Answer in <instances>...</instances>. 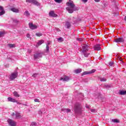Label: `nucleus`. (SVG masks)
<instances>
[{
    "instance_id": "obj_28",
    "label": "nucleus",
    "mask_w": 126,
    "mask_h": 126,
    "mask_svg": "<svg viewBox=\"0 0 126 126\" xmlns=\"http://www.w3.org/2000/svg\"><path fill=\"white\" fill-rule=\"evenodd\" d=\"M24 15H26V16H29V15H30V13H29V12L28 11H26L24 13Z\"/></svg>"
},
{
    "instance_id": "obj_15",
    "label": "nucleus",
    "mask_w": 126,
    "mask_h": 126,
    "mask_svg": "<svg viewBox=\"0 0 126 126\" xmlns=\"http://www.w3.org/2000/svg\"><path fill=\"white\" fill-rule=\"evenodd\" d=\"M7 100L9 102H13V103H15V102H17V101H16V100H15V99L12 98V97H8Z\"/></svg>"
},
{
    "instance_id": "obj_11",
    "label": "nucleus",
    "mask_w": 126,
    "mask_h": 126,
    "mask_svg": "<svg viewBox=\"0 0 126 126\" xmlns=\"http://www.w3.org/2000/svg\"><path fill=\"white\" fill-rule=\"evenodd\" d=\"M49 15L51 17H57V16H58V15L55 14V12L54 11H51L49 13Z\"/></svg>"
},
{
    "instance_id": "obj_33",
    "label": "nucleus",
    "mask_w": 126,
    "mask_h": 126,
    "mask_svg": "<svg viewBox=\"0 0 126 126\" xmlns=\"http://www.w3.org/2000/svg\"><path fill=\"white\" fill-rule=\"evenodd\" d=\"M4 13H5V11H1L0 12V16H1V15H3Z\"/></svg>"
},
{
    "instance_id": "obj_47",
    "label": "nucleus",
    "mask_w": 126,
    "mask_h": 126,
    "mask_svg": "<svg viewBox=\"0 0 126 126\" xmlns=\"http://www.w3.org/2000/svg\"><path fill=\"white\" fill-rule=\"evenodd\" d=\"M32 52V51H31V50H29L28 51V53H31Z\"/></svg>"
},
{
    "instance_id": "obj_29",
    "label": "nucleus",
    "mask_w": 126,
    "mask_h": 126,
    "mask_svg": "<svg viewBox=\"0 0 126 126\" xmlns=\"http://www.w3.org/2000/svg\"><path fill=\"white\" fill-rule=\"evenodd\" d=\"M5 33L4 32L0 31V38L1 37H3V35H4Z\"/></svg>"
},
{
    "instance_id": "obj_32",
    "label": "nucleus",
    "mask_w": 126,
    "mask_h": 126,
    "mask_svg": "<svg viewBox=\"0 0 126 126\" xmlns=\"http://www.w3.org/2000/svg\"><path fill=\"white\" fill-rule=\"evenodd\" d=\"M8 47H9V48H14L15 45L12 44H9L8 45Z\"/></svg>"
},
{
    "instance_id": "obj_43",
    "label": "nucleus",
    "mask_w": 126,
    "mask_h": 126,
    "mask_svg": "<svg viewBox=\"0 0 126 126\" xmlns=\"http://www.w3.org/2000/svg\"><path fill=\"white\" fill-rule=\"evenodd\" d=\"M38 114H39V115H42V111L40 110V111L38 112Z\"/></svg>"
},
{
    "instance_id": "obj_1",
    "label": "nucleus",
    "mask_w": 126,
    "mask_h": 126,
    "mask_svg": "<svg viewBox=\"0 0 126 126\" xmlns=\"http://www.w3.org/2000/svg\"><path fill=\"white\" fill-rule=\"evenodd\" d=\"M66 4L68 6L66 7V10H67L68 13H73L74 11L78 10V7H75V4H74L73 1H70V0H69V2H67Z\"/></svg>"
},
{
    "instance_id": "obj_49",
    "label": "nucleus",
    "mask_w": 126,
    "mask_h": 126,
    "mask_svg": "<svg viewBox=\"0 0 126 126\" xmlns=\"http://www.w3.org/2000/svg\"><path fill=\"white\" fill-rule=\"evenodd\" d=\"M86 108H89V106H87V105H86Z\"/></svg>"
},
{
    "instance_id": "obj_16",
    "label": "nucleus",
    "mask_w": 126,
    "mask_h": 126,
    "mask_svg": "<svg viewBox=\"0 0 126 126\" xmlns=\"http://www.w3.org/2000/svg\"><path fill=\"white\" fill-rule=\"evenodd\" d=\"M65 26L66 28H67V29H69V28H70L71 26V25L70 24V23L68 22H66L65 23Z\"/></svg>"
},
{
    "instance_id": "obj_50",
    "label": "nucleus",
    "mask_w": 126,
    "mask_h": 126,
    "mask_svg": "<svg viewBox=\"0 0 126 126\" xmlns=\"http://www.w3.org/2000/svg\"><path fill=\"white\" fill-rule=\"evenodd\" d=\"M17 104H18L19 105H21V103L20 102H18Z\"/></svg>"
},
{
    "instance_id": "obj_48",
    "label": "nucleus",
    "mask_w": 126,
    "mask_h": 126,
    "mask_svg": "<svg viewBox=\"0 0 126 126\" xmlns=\"http://www.w3.org/2000/svg\"><path fill=\"white\" fill-rule=\"evenodd\" d=\"M12 116H15V114H14V113L12 114Z\"/></svg>"
},
{
    "instance_id": "obj_12",
    "label": "nucleus",
    "mask_w": 126,
    "mask_h": 126,
    "mask_svg": "<svg viewBox=\"0 0 126 126\" xmlns=\"http://www.w3.org/2000/svg\"><path fill=\"white\" fill-rule=\"evenodd\" d=\"M94 51H100L101 50V46L99 44H96L94 47Z\"/></svg>"
},
{
    "instance_id": "obj_35",
    "label": "nucleus",
    "mask_w": 126,
    "mask_h": 126,
    "mask_svg": "<svg viewBox=\"0 0 126 126\" xmlns=\"http://www.w3.org/2000/svg\"><path fill=\"white\" fill-rule=\"evenodd\" d=\"M33 77H34V78H35V77H37V76H38V74L37 73H34L32 75Z\"/></svg>"
},
{
    "instance_id": "obj_36",
    "label": "nucleus",
    "mask_w": 126,
    "mask_h": 126,
    "mask_svg": "<svg viewBox=\"0 0 126 126\" xmlns=\"http://www.w3.org/2000/svg\"><path fill=\"white\" fill-rule=\"evenodd\" d=\"M37 125V123L36 122H32L31 124V126H35Z\"/></svg>"
},
{
    "instance_id": "obj_27",
    "label": "nucleus",
    "mask_w": 126,
    "mask_h": 126,
    "mask_svg": "<svg viewBox=\"0 0 126 126\" xmlns=\"http://www.w3.org/2000/svg\"><path fill=\"white\" fill-rule=\"evenodd\" d=\"M62 111H63V112H66V113H69L70 112V109H63Z\"/></svg>"
},
{
    "instance_id": "obj_2",
    "label": "nucleus",
    "mask_w": 126,
    "mask_h": 126,
    "mask_svg": "<svg viewBox=\"0 0 126 126\" xmlns=\"http://www.w3.org/2000/svg\"><path fill=\"white\" fill-rule=\"evenodd\" d=\"M74 112L77 115L82 114V105L80 103H76L74 106Z\"/></svg>"
},
{
    "instance_id": "obj_18",
    "label": "nucleus",
    "mask_w": 126,
    "mask_h": 126,
    "mask_svg": "<svg viewBox=\"0 0 126 126\" xmlns=\"http://www.w3.org/2000/svg\"><path fill=\"white\" fill-rule=\"evenodd\" d=\"M51 43L48 42L47 44H46V53H49V50H50V47H49V45H50Z\"/></svg>"
},
{
    "instance_id": "obj_20",
    "label": "nucleus",
    "mask_w": 126,
    "mask_h": 126,
    "mask_svg": "<svg viewBox=\"0 0 126 126\" xmlns=\"http://www.w3.org/2000/svg\"><path fill=\"white\" fill-rule=\"evenodd\" d=\"M13 95L14 96H15V97H16L17 98L20 97V95L18 94V93L17 92H14Z\"/></svg>"
},
{
    "instance_id": "obj_40",
    "label": "nucleus",
    "mask_w": 126,
    "mask_h": 126,
    "mask_svg": "<svg viewBox=\"0 0 126 126\" xmlns=\"http://www.w3.org/2000/svg\"><path fill=\"white\" fill-rule=\"evenodd\" d=\"M77 41H79V42H81L82 41V38H77Z\"/></svg>"
},
{
    "instance_id": "obj_8",
    "label": "nucleus",
    "mask_w": 126,
    "mask_h": 126,
    "mask_svg": "<svg viewBox=\"0 0 126 126\" xmlns=\"http://www.w3.org/2000/svg\"><path fill=\"white\" fill-rule=\"evenodd\" d=\"M7 122L10 126H15V122L11 119H8Z\"/></svg>"
},
{
    "instance_id": "obj_9",
    "label": "nucleus",
    "mask_w": 126,
    "mask_h": 126,
    "mask_svg": "<svg viewBox=\"0 0 126 126\" xmlns=\"http://www.w3.org/2000/svg\"><path fill=\"white\" fill-rule=\"evenodd\" d=\"M29 26L30 28L31 29H32V30H34V29H37V26H36L35 25H33V24H32L31 23H29Z\"/></svg>"
},
{
    "instance_id": "obj_41",
    "label": "nucleus",
    "mask_w": 126,
    "mask_h": 126,
    "mask_svg": "<svg viewBox=\"0 0 126 126\" xmlns=\"http://www.w3.org/2000/svg\"><path fill=\"white\" fill-rule=\"evenodd\" d=\"M113 64H114V63H113V62L109 63V65H110V66H112V65H113Z\"/></svg>"
},
{
    "instance_id": "obj_13",
    "label": "nucleus",
    "mask_w": 126,
    "mask_h": 126,
    "mask_svg": "<svg viewBox=\"0 0 126 126\" xmlns=\"http://www.w3.org/2000/svg\"><path fill=\"white\" fill-rule=\"evenodd\" d=\"M60 80H63V81H68V80H69V77L65 76L63 78L61 77Z\"/></svg>"
},
{
    "instance_id": "obj_22",
    "label": "nucleus",
    "mask_w": 126,
    "mask_h": 126,
    "mask_svg": "<svg viewBox=\"0 0 126 126\" xmlns=\"http://www.w3.org/2000/svg\"><path fill=\"white\" fill-rule=\"evenodd\" d=\"M104 88L109 89V88H111V87H112V85H104Z\"/></svg>"
},
{
    "instance_id": "obj_7",
    "label": "nucleus",
    "mask_w": 126,
    "mask_h": 126,
    "mask_svg": "<svg viewBox=\"0 0 126 126\" xmlns=\"http://www.w3.org/2000/svg\"><path fill=\"white\" fill-rule=\"evenodd\" d=\"M42 56L43 54L41 53L36 52L33 55V58L35 59H40V58H42Z\"/></svg>"
},
{
    "instance_id": "obj_6",
    "label": "nucleus",
    "mask_w": 126,
    "mask_h": 126,
    "mask_svg": "<svg viewBox=\"0 0 126 126\" xmlns=\"http://www.w3.org/2000/svg\"><path fill=\"white\" fill-rule=\"evenodd\" d=\"M95 71H96V70L94 69H93L89 71H85L82 74V76H83V75H86V74H92V73H94Z\"/></svg>"
},
{
    "instance_id": "obj_5",
    "label": "nucleus",
    "mask_w": 126,
    "mask_h": 126,
    "mask_svg": "<svg viewBox=\"0 0 126 126\" xmlns=\"http://www.w3.org/2000/svg\"><path fill=\"white\" fill-rule=\"evenodd\" d=\"M18 72L17 71H15L14 73H12L11 75L10 76L9 79L11 80H13L14 79H15L16 77H17V74Z\"/></svg>"
},
{
    "instance_id": "obj_42",
    "label": "nucleus",
    "mask_w": 126,
    "mask_h": 126,
    "mask_svg": "<svg viewBox=\"0 0 126 126\" xmlns=\"http://www.w3.org/2000/svg\"><path fill=\"white\" fill-rule=\"evenodd\" d=\"M118 60H119V61H120V62H123V59H122L121 57H119Z\"/></svg>"
},
{
    "instance_id": "obj_24",
    "label": "nucleus",
    "mask_w": 126,
    "mask_h": 126,
    "mask_svg": "<svg viewBox=\"0 0 126 126\" xmlns=\"http://www.w3.org/2000/svg\"><path fill=\"white\" fill-rule=\"evenodd\" d=\"M58 41L59 43H62V42H63V38L62 37H60V38H58Z\"/></svg>"
},
{
    "instance_id": "obj_38",
    "label": "nucleus",
    "mask_w": 126,
    "mask_h": 126,
    "mask_svg": "<svg viewBox=\"0 0 126 126\" xmlns=\"http://www.w3.org/2000/svg\"><path fill=\"white\" fill-rule=\"evenodd\" d=\"M34 102H38V103H39L40 100H39V99L38 98H35L34 99Z\"/></svg>"
},
{
    "instance_id": "obj_21",
    "label": "nucleus",
    "mask_w": 126,
    "mask_h": 126,
    "mask_svg": "<svg viewBox=\"0 0 126 126\" xmlns=\"http://www.w3.org/2000/svg\"><path fill=\"white\" fill-rule=\"evenodd\" d=\"M81 71H82V69H77L74 70V72L75 73H80V72H81Z\"/></svg>"
},
{
    "instance_id": "obj_45",
    "label": "nucleus",
    "mask_w": 126,
    "mask_h": 126,
    "mask_svg": "<svg viewBox=\"0 0 126 126\" xmlns=\"http://www.w3.org/2000/svg\"><path fill=\"white\" fill-rule=\"evenodd\" d=\"M82 1H83V2H87V1H88V0H82Z\"/></svg>"
},
{
    "instance_id": "obj_19",
    "label": "nucleus",
    "mask_w": 126,
    "mask_h": 126,
    "mask_svg": "<svg viewBox=\"0 0 126 126\" xmlns=\"http://www.w3.org/2000/svg\"><path fill=\"white\" fill-rule=\"evenodd\" d=\"M120 95H126V91L121 90L119 91Z\"/></svg>"
},
{
    "instance_id": "obj_30",
    "label": "nucleus",
    "mask_w": 126,
    "mask_h": 126,
    "mask_svg": "<svg viewBox=\"0 0 126 126\" xmlns=\"http://www.w3.org/2000/svg\"><path fill=\"white\" fill-rule=\"evenodd\" d=\"M35 35L37 37H41V36H42V35H43V34H42V33L37 32L35 33Z\"/></svg>"
},
{
    "instance_id": "obj_3",
    "label": "nucleus",
    "mask_w": 126,
    "mask_h": 126,
    "mask_svg": "<svg viewBox=\"0 0 126 126\" xmlns=\"http://www.w3.org/2000/svg\"><path fill=\"white\" fill-rule=\"evenodd\" d=\"M89 46L87 44H85L82 46V53L85 58H88V56L90 55V53H88Z\"/></svg>"
},
{
    "instance_id": "obj_37",
    "label": "nucleus",
    "mask_w": 126,
    "mask_h": 126,
    "mask_svg": "<svg viewBox=\"0 0 126 126\" xmlns=\"http://www.w3.org/2000/svg\"><path fill=\"white\" fill-rule=\"evenodd\" d=\"M13 22H14V23H18V22H19V21L18 20H17V19H15L13 20Z\"/></svg>"
},
{
    "instance_id": "obj_23",
    "label": "nucleus",
    "mask_w": 126,
    "mask_h": 126,
    "mask_svg": "<svg viewBox=\"0 0 126 126\" xmlns=\"http://www.w3.org/2000/svg\"><path fill=\"white\" fill-rule=\"evenodd\" d=\"M43 43H44V40H40L37 42V45H38V46H41V45H42V44H43Z\"/></svg>"
},
{
    "instance_id": "obj_39",
    "label": "nucleus",
    "mask_w": 126,
    "mask_h": 126,
    "mask_svg": "<svg viewBox=\"0 0 126 126\" xmlns=\"http://www.w3.org/2000/svg\"><path fill=\"white\" fill-rule=\"evenodd\" d=\"M91 112H92V113H96V109H91Z\"/></svg>"
},
{
    "instance_id": "obj_4",
    "label": "nucleus",
    "mask_w": 126,
    "mask_h": 126,
    "mask_svg": "<svg viewBox=\"0 0 126 126\" xmlns=\"http://www.w3.org/2000/svg\"><path fill=\"white\" fill-rule=\"evenodd\" d=\"M26 2H30V3H33L35 5L39 6L40 5V3L37 1L36 0H26Z\"/></svg>"
},
{
    "instance_id": "obj_10",
    "label": "nucleus",
    "mask_w": 126,
    "mask_h": 126,
    "mask_svg": "<svg viewBox=\"0 0 126 126\" xmlns=\"http://www.w3.org/2000/svg\"><path fill=\"white\" fill-rule=\"evenodd\" d=\"M114 41L116 43H123L124 42V38L119 37L115 39Z\"/></svg>"
},
{
    "instance_id": "obj_14",
    "label": "nucleus",
    "mask_w": 126,
    "mask_h": 126,
    "mask_svg": "<svg viewBox=\"0 0 126 126\" xmlns=\"http://www.w3.org/2000/svg\"><path fill=\"white\" fill-rule=\"evenodd\" d=\"M10 10H11V11H12L13 12H15L16 13H19V10L16 8H11L10 9Z\"/></svg>"
},
{
    "instance_id": "obj_44",
    "label": "nucleus",
    "mask_w": 126,
    "mask_h": 126,
    "mask_svg": "<svg viewBox=\"0 0 126 126\" xmlns=\"http://www.w3.org/2000/svg\"><path fill=\"white\" fill-rule=\"evenodd\" d=\"M27 38H30V34H29V33H28V34H27Z\"/></svg>"
},
{
    "instance_id": "obj_34",
    "label": "nucleus",
    "mask_w": 126,
    "mask_h": 126,
    "mask_svg": "<svg viewBox=\"0 0 126 126\" xmlns=\"http://www.w3.org/2000/svg\"><path fill=\"white\" fill-rule=\"evenodd\" d=\"M0 11H4V9H3V7H2V6H0Z\"/></svg>"
},
{
    "instance_id": "obj_46",
    "label": "nucleus",
    "mask_w": 126,
    "mask_h": 126,
    "mask_svg": "<svg viewBox=\"0 0 126 126\" xmlns=\"http://www.w3.org/2000/svg\"><path fill=\"white\" fill-rule=\"evenodd\" d=\"M94 1H95V2H99V1H100V0H94Z\"/></svg>"
},
{
    "instance_id": "obj_17",
    "label": "nucleus",
    "mask_w": 126,
    "mask_h": 126,
    "mask_svg": "<svg viewBox=\"0 0 126 126\" xmlns=\"http://www.w3.org/2000/svg\"><path fill=\"white\" fill-rule=\"evenodd\" d=\"M15 116H16V119H21V115L20 113L18 112H16Z\"/></svg>"
},
{
    "instance_id": "obj_26",
    "label": "nucleus",
    "mask_w": 126,
    "mask_h": 126,
    "mask_svg": "<svg viewBox=\"0 0 126 126\" xmlns=\"http://www.w3.org/2000/svg\"><path fill=\"white\" fill-rule=\"evenodd\" d=\"M111 122H112V123H120V120H119L118 119H112L111 120Z\"/></svg>"
},
{
    "instance_id": "obj_31",
    "label": "nucleus",
    "mask_w": 126,
    "mask_h": 126,
    "mask_svg": "<svg viewBox=\"0 0 126 126\" xmlns=\"http://www.w3.org/2000/svg\"><path fill=\"white\" fill-rule=\"evenodd\" d=\"M55 2H57L58 3H61L63 1V0H54Z\"/></svg>"
},
{
    "instance_id": "obj_25",
    "label": "nucleus",
    "mask_w": 126,
    "mask_h": 126,
    "mask_svg": "<svg viewBox=\"0 0 126 126\" xmlns=\"http://www.w3.org/2000/svg\"><path fill=\"white\" fill-rule=\"evenodd\" d=\"M100 81L104 82L105 81H107V79H106L105 77H101L100 78Z\"/></svg>"
}]
</instances>
